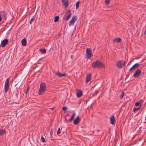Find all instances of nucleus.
Instances as JSON below:
<instances>
[{
    "label": "nucleus",
    "instance_id": "f704fd0d",
    "mask_svg": "<svg viewBox=\"0 0 146 146\" xmlns=\"http://www.w3.org/2000/svg\"><path fill=\"white\" fill-rule=\"evenodd\" d=\"M17 77V75H16L15 76V78L16 77Z\"/></svg>",
    "mask_w": 146,
    "mask_h": 146
},
{
    "label": "nucleus",
    "instance_id": "f8f14e48",
    "mask_svg": "<svg viewBox=\"0 0 146 146\" xmlns=\"http://www.w3.org/2000/svg\"><path fill=\"white\" fill-rule=\"evenodd\" d=\"M62 2L63 3L65 8H66L68 6V0H62Z\"/></svg>",
    "mask_w": 146,
    "mask_h": 146
},
{
    "label": "nucleus",
    "instance_id": "9d476101",
    "mask_svg": "<svg viewBox=\"0 0 146 146\" xmlns=\"http://www.w3.org/2000/svg\"><path fill=\"white\" fill-rule=\"evenodd\" d=\"M139 66V64L138 63H136L134 64L129 70V71H130L132 70H134L136 68H137Z\"/></svg>",
    "mask_w": 146,
    "mask_h": 146
},
{
    "label": "nucleus",
    "instance_id": "a211bd4d",
    "mask_svg": "<svg viewBox=\"0 0 146 146\" xmlns=\"http://www.w3.org/2000/svg\"><path fill=\"white\" fill-rule=\"evenodd\" d=\"M21 43L23 46H25L27 44V41L25 38L23 39L21 41Z\"/></svg>",
    "mask_w": 146,
    "mask_h": 146
},
{
    "label": "nucleus",
    "instance_id": "5701e85b",
    "mask_svg": "<svg viewBox=\"0 0 146 146\" xmlns=\"http://www.w3.org/2000/svg\"><path fill=\"white\" fill-rule=\"evenodd\" d=\"M58 20L59 17L58 16H57L56 17H55L54 18V22H57Z\"/></svg>",
    "mask_w": 146,
    "mask_h": 146
},
{
    "label": "nucleus",
    "instance_id": "7c9ffc66",
    "mask_svg": "<svg viewBox=\"0 0 146 146\" xmlns=\"http://www.w3.org/2000/svg\"><path fill=\"white\" fill-rule=\"evenodd\" d=\"M67 109V108L66 107H63L62 110L64 111H65Z\"/></svg>",
    "mask_w": 146,
    "mask_h": 146
},
{
    "label": "nucleus",
    "instance_id": "c85d7f7f",
    "mask_svg": "<svg viewBox=\"0 0 146 146\" xmlns=\"http://www.w3.org/2000/svg\"><path fill=\"white\" fill-rule=\"evenodd\" d=\"M60 128H58V131H57V133L58 135V134H60Z\"/></svg>",
    "mask_w": 146,
    "mask_h": 146
},
{
    "label": "nucleus",
    "instance_id": "dca6fc26",
    "mask_svg": "<svg viewBox=\"0 0 146 146\" xmlns=\"http://www.w3.org/2000/svg\"><path fill=\"white\" fill-rule=\"evenodd\" d=\"M91 75L90 74L88 75L86 78V83H87L91 79Z\"/></svg>",
    "mask_w": 146,
    "mask_h": 146
},
{
    "label": "nucleus",
    "instance_id": "412c9836",
    "mask_svg": "<svg viewBox=\"0 0 146 146\" xmlns=\"http://www.w3.org/2000/svg\"><path fill=\"white\" fill-rule=\"evenodd\" d=\"M39 50L42 54H44L46 53V50L45 49H40Z\"/></svg>",
    "mask_w": 146,
    "mask_h": 146
},
{
    "label": "nucleus",
    "instance_id": "ddd939ff",
    "mask_svg": "<svg viewBox=\"0 0 146 146\" xmlns=\"http://www.w3.org/2000/svg\"><path fill=\"white\" fill-rule=\"evenodd\" d=\"M141 72V71L140 70L138 69L135 72L134 74L133 75V76L135 77H136L138 75L140 74Z\"/></svg>",
    "mask_w": 146,
    "mask_h": 146
},
{
    "label": "nucleus",
    "instance_id": "b1692460",
    "mask_svg": "<svg viewBox=\"0 0 146 146\" xmlns=\"http://www.w3.org/2000/svg\"><path fill=\"white\" fill-rule=\"evenodd\" d=\"M121 39L120 38H116L115 40V41H116L117 43H118L121 41Z\"/></svg>",
    "mask_w": 146,
    "mask_h": 146
},
{
    "label": "nucleus",
    "instance_id": "393cba45",
    "mask_svg": "<svg viewBox=\"0 0 146 146\" xmlns=\"http://www.w3.org/2000/svg\"><path fill=\"white\" fill-rule=\"evenodd\" d=\"M124 92H121V95L120 96V98H121V99L122 98H123V96H124Z\"/></svg>",
    "mask_w": 146,
    "mask_h": 146
},
{
    "label": "nucleus",
    "instance_id": "423d86ee",
    "mask_svg": "<svg viewBox=\"0 0 146 146\" xmlns=\"http://www.w3.org/2000/svg\"><path fill=\"white\" fill-rule=\"evenodd\" d=\"M86 57L88 59L90 58L91 56V51L90 49L88 48L86 50Z\"/></svg>",
    "mask_w": 146,
    "mask_h": 146
},
{
    "label": "nucleus",
    "instance_id": "9b49d317",
    "mask_svg": "<svg viewBox=\"0 0 146 146\" xmlns=\"http://www.w3.org/2000/svg\"><path fill=\"white\" fill-rule=\"evenodd\" d=\"M76 94L77 96L79 98L82 95V92L80 90H76Z\"/></svg>",
    "mask_w": 146,
    "mask_h": 146
},
{
    "label": "nucleus",
    "instance_id": "4be33fe9",
    "mask_svg": "<svg viewBox=\"0 0 146 146\" xmlns=\"http://www.w3.org/2000/svg\"><path fill=\"white\" fill-rule=\"evenodd\" d=\"M80 2V1L79 0L76 3V9L78 8Z\"/></svg>",
    "mask_w": 146,
    "mask_h": 146
},
{
    "label": "nucleus",
    "instance_id": "c756f323",
    "mask_svg": "<svg viewBox=\"0 0 146 146\" xmlns=\"http://www.w3.org/2000/svg\"><path fill=\"white\" fill-rule=\"evenodd\" d=\"M140 104V103L139 102H137L136 103H135V105L136 106H139V105Z\"/></svg>",
    "mask_w": 146,
    "mask_h": 146
},
{
    "label": "nucleus",
    "instance_id": "a878e982",
    "mask_svg": "<svg viewBox=\"0 0 146 146\" xmlns=\"http://www.w3.org/2000/svg\"><path fill=\"white\" fill-rule=\"evenodd\" d=\"M41 141L42 142H43V143L45 142V139L42 136L41 137Z\"/></svg>",
    "mask_w": 146,
    "mask_h": 146
},
{
    "label": "nucleus",
    "instance_id": "6ab92c4d",
    "mask_svg": "<svg viewBox=\"0 0 146 146\" xmlns=\"http://www.w3.org/2000/svg\"><path fill=\"white\" fill-rule=\"evenodd\" d=\"M55 74H56L59 77H62L66 75V74L65 73H63L62 74L59 72H56L55 73Z\"/></svg>",
    "mask_w": 146,
    "mask_h": 146
},
{
    "label": "nucleus",
    "instance_id": "20e7f679",
    "mask_svg": "<svg viewBox=\"0 0 146 146\" xmlns=\"http://www.w3.org/2000/svg\"><path fill=\"white\" fill-rule=\"evenodd\" d=\"M77 17L76 16H73L69 22V27H71L73 26L74 23L76 21Z\"/></svg>",
    "mask_w": 146,
    "mask_h": 146
},
{
    "label": "nucleus",
    "instance_id": "39448f33",
    "mask_svg": "<svg viewBox=\"0 0 146 146\" xmlns=\"http://www.w3.org/2000/svg\"><path fill=\"white\" fill-rule=\"evenodd\" d=\"M71 15V13L70 10H68L66 13H65V15H64V17H65V19L66 20H68L70 17Z\"/></svg>",
    "mask_w": 146,
    "mask_h": 146
},
{
    "label": "nucleus",
    "instance_id": "72a5a7b5",
    "mask_svg": "<svg viewBox=\"0 0 146 146\" xmlns=\"http://www.w3.org/2000/svg\"><path fill=\"white\" fill-rule=\"evenodd\" d=\"M71 58H72V55H71Z\"/></svg>",
    "mask_w": 146,
    "mask_h": 146
},
{
    "label": "nucleus",
    "instance_id": "2eb2a0df",
    "mask_svg": "<svg viewBox=\"0 0 146 146\" xmlns=\"http://www.w3.org/2000/svg\"><path fill=\"white\" fill-rule=\"evenodd\" d=\"M110 121L112 125L114 124L115 122V118L113 115L111 116V117L110 119Z\"/></svg>",
    "mask_w": 146,
    "mask_h": 146
},
{
    "label": "nucleus",
    "instance_id": "4468645a",
    "mask_svg": "<svg viewBox=\"0 0 146 146\" xmlns=\"http://www.w3.org/2000/svg\"><path fill=\"white\" fill-rule=\"evenodd\" d=\"M80 121V118L79 116H78L74 120L73 123L75 125L79 123Z\"/></svg>",
    "mask_w": 146,
    "mask_h": 146
},
{
    "label": "nucleus",
    "instance_id": "7ed1b4c3",
    "mask_svg": "<svg viewBox=\"0 0 146 146\" xmlns=\"http://www.w3.org/2000/svg\"><path fill=\"white\" fill-rule=\"evenodd\" d=\"M125 62L124 60H120L117 61L116 63V66L119 68H121L124 66Z\"/></svg>",
    "mask_w": 146,
    "mask_h": 146
},
{
    "label": "nucleus",
    "instance_id": "473e14b6",
    "mask_svg": "<svg viewBox=\"0 0 146 146\" xmlns=\"http://www.w3.org/2000/svg\"><path fill=\"white\" fill-rule=\"evenodd\" d=\"M29 88L28 87L27 89V92H26V93L27 94L28 93V92L29 91Z\"/></svg>",
    "mask_w": 146,
    "mask_h": 146
},
{
    "label": "nucleus",
    "instance_id": "6e6552de",
    "mask_svg": "<svg viewBox=\"0 0 146 146\" xmlns=\"http://www.w3.org/2000/svg\"><path fill=\"white\" fill-rule=\"evenodd\" d=\"M8 42V40L7 39H5L3 40L1 44V46L2 47H4L7 45Z\"/></svg>",
    "mask_w": 146,
    "mask_h": 146
},
{
    "label": "nucleus",
    "instance_id": "c9c22d12",
    "mask_svg": "<svg viewBox=\"0 0 146 146\" xmlns=\"http://www.w3.org/2000/svg\"><path fill=\"white\" fill-rule=\"evenodd\" d=\"M145 35H146V32L145 33Z\"/></svg>",
    "mask_w": 146,
    "mask_h": 146
},
{
    "label": "nucleus",
    "instance_id": "aec40b11",
    "mask_svg": "<svg viewBox=\"0 0 146 146\" xmlns=\"http://www.w3.org/2000/svg\"><path fill=\"white\" fill-rule=\"evenodd\" d=\"M76 113H72V116L71 118H70L68 120L69 121H71L74 118V117Z\"/></svg>",
    "mask_w": 146,
    "mask_h": 146
},
{
    "label": "nucleus",
    "instance_id": "2f4dec72",
    "mask_svg": "<svg viewBox=\"0 0 146 146\" xmlns=\"http://www.w3.org/2000/svg\"><path fill=\"white\" fill-rule=\"evenodd\" d=\"M137 110V109L136 108H134V111H136Z\"/></svg>",
    "mask_w": 146,
    "mask_h": 146
},
{
    "label": "nucleus",
    "instance_id": "f03ea898",
    "mask_svg": "<svg viewBox=\"0 0 146 146\" xmlns=\"http://www.w3.org/2000/svg\"><path fill=\"white\" fill-rule=\"evenodd\" d=\"M46 88V84L44 83H42L40 84L38 94L40 95H41L45 91Z\"/></svg>",
    "mask_w": 146,
    "mask_h": 146
},
{
    "label": "nucleus",
    "instance_id": "cd10ccee",
    "mask_svg": "<svg viewBox=\"0 0 146 146\" xmlns=\"http://www.w3.org/2000/svg\"><path fill=\"white\" fill-rule=\"evenodd\" d=\"M110 0H105V3L106 5H108L109 3Z\"/></svg>",
    "mask_w": 146,
    "mask_h": 146
},
{
    "label": "nucleus",
    "instance_id": "0eeeda50",
    "mask_svg": "<svg viewBox=\"0 0 146 146\" xmlns=\"http://www.w3.org/2000/svg\"><path fill=\"white\" fill-rule=\"evenodd\" d=\"M9 79L7 78L5 81V92H7L9 89Z\"/></svg>",
    "mask_w": 146,
    "mask_h": 146
},
{
    "label": "nucleus",
    "instance_id": "1a4fd4ad",
    "mask_svg": "<svg viewBox=\"0 0 146 146\" xmlns=\"http://www.w3.org/2000/svg\"><path fill=\"white\" fill-rule=\"evenodd\" d=\"M0 15L1 18L3 19L4 20H6V15H7L4 11H1L0 13Z\"/></svg>",
    "mask_w": 146,
    "mask_h": 146
},
{
    "label": "nucleus",
    "instance_id": "f3484780",
    "mask_svg": "<svg viewBox=\"0 0 146 146\" xmlns=\"http://www.w3.org/2000/svg\"><path fill=\"white\" fill-rule=\"evenodd\" d=\"M6 131L4 129H0V136L3 135L6 133Z\"/></svg>",
    "mask_w": 146,
    "mask_h": 146
},
{
    "label": "nucleus",
    "instance_id": "f257e3e1",
    "mask_svg": "<svg viewBox=\"0 0 146 146\" xmlns=\"http://www.w3.org/2000/svg\"><path fill=\"white\" fill-rule=\"evenodd\" d=\"M92 66L94 68H102L104 67V65L103 63L101 61L98 60L93 62Z\"/></svg>",
    "mask_w": 146,
    "mask_h": 146
},
{
    "label": "nucleus",
    "instance_id": "bb28decb",
    "mask_svg": "<svg viewBox=\"0 0 146 146\" xmlns=\"http://www.w3.org/2000/svg\"><path fill=\"white\" fill-rule=\"evenodd\" d=\"M35 20V18H32L30 22V24H31Z\"/></svg>",
    "mask_w": 146,
    "mask_h": 146
}]
</instances>
